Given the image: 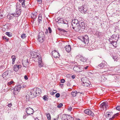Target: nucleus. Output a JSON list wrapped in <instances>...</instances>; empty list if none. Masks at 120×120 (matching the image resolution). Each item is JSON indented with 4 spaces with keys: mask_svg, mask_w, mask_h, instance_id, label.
Masks as SVG:
<instances>
[{
    "mask_svg": "<svg viewBox=\"0 0 120 120\" xmlns=\"http://www.w3.org/2000/svg\"><path fill=\"white\" fill-rule=\"evenodd\" d=\"M38 65L39 67L41 68L43 66L42 62H38Z\"/></svg>",
    "mask_w": 120,
    "mask_h": 120,
    "instance_id": "2f4dec72",
    "label": "nucleus"
},
{
    "mask_svg": "<svg viewBox=\"0 0 120 120\" xmlns=\"http://www.w3.org/2000/svg\"><path fill=\"white\" fill-rule=\"evenodd\" d=\"M59 30L60 31H63V32H65V31L64 30H63L62 29H59Z\"/></svg>",
    "mask_w": 120,
    "mask_h": 120,
    "instance_id": "e2e57ef3",
    "label": "nucleus"
},
{
    "mask_svg": "<svg viewBox=\"0 0 120 120\" xmlns=\"http://www.w3.org/2000/svg\"><path fill=\"white\" fill-rule=\"evenodd\" d=\"M102 79H103L104 81L107 79L105 77L104 75H103L101 77Z\"/></svg>",
    "mask_w": 120,
    "mask_h": 120,
    "instance_id": "8fccbe9b",
    "label": "nucleus"
},
{
    "mask_svg": "<svg viewBox=\"0 0 120 120\" xmlns=\"http://www.w3.org/2000/svg\"><path fill=\"white\" fill-rule=\"evenodd\" d=\"M20 5L19 4H17L16 10V17H18L20 15L21 13V10L20 8Z\"/></svg>",
    "mask_w": 120,
    "mask_h": 120,
    "instance_id": "0eeeda50",
    "label": "nucleus"
},
{
    "mask_svg": "<svg viewBox=\"0 0 120 120\" xmlns=\"http://www.w3.org/2000/svg\"><path fill=\"white\" fill-rule=\"evenodd\" d=\"M37 13L36 12H33L31 15V17L33 19H35L37 18Z\"/></svg>",
    "mask_w": 120,
    "mask_h": 120,
    "instance_id": "b1692460",
    "label": "nucleus"
},
{
    "mask_svg": "<svg viewBox=\"0 0 120 120\" xmlns=\"http://www.w3.org/2000/svg\"><path fill=\"white\" fill-rule=\"evenodd\" d=\"M60 81L61 83H64L65 82V80L64 79H62Z\"/></svg>",
    "mask_w": 120,
    "mask_h": 120,
    "instance_id": "3c124183",
    "label": "nucleus"
},
{
    "mask_svg": "<svg viewBox=\"0 0 120 120\" xmlns=\"http://www.w3.org/2000/svg\"><path fill=\"white\" fill-rule=\"evenodd\" d=\"M42 19V18L41 15H39L38 17V19L39 22H40V21H41Z\"/></svg>",
    "mask_w": 120,
    "mask_h": 120,
    "instance_id": "4c0bfd02",
    "label": "nucleus"
},
{
    "mask_svg": "<svg viewBox=\"0 0 120 120\" xmlns=\"http://www.w3.org/2000/svg\"><path fill=\"white\" fill-rule=\"evenodd\" d=\"M28 116V115H26L25 116H24L23 118L24 119H25L26 117Z\"/></svg>",
    "mask_w": 120,
    "mask_h": 120,
    "instance_id": "052dcab7",
    "label": "nucleus"
},
{
    "mask_svg": "<svg viewBox=\"0 0 120 120\" xmlns=\"http://www.w3.org/2000/svg\"><path fill=\"white\" fill-rule=\"evenodd\" d=\"M116 109L119 111H120V105L116 107Z\"/></svg>",
    "mask_w": 120,
    "mask_h": 120,
    "instance_id": "de8ad7c7",
    "label": "nucleus"
},
{
    "mask_svg": "<svg viewBox=\"0 0 120 120\" xmlns=\"http://www.w3.org/2000/svg\"><path fill=\"white\" fill-rule=\"evenodd\" d=\"M36 89V95H38L39 94H40L41 92V90L37 88H35Z\"/></svg>",
    "mask_w": 120,
    "mask_h": 120,
    "instance_id": "a878e982",
    "label": "nucleus"
},
{
    "mask_svg": "<svg viewBox=\"0 0 120 120\" xmlns=\"http://www.w3.org/2000/svg\"><path fill=\"white\" fill-rule=\"evenodd\" d=\"M26 113L29 115L32 114L34 112L33 109L30 107L27 108L26 109Z\"/></svg>",
    "mask_w": 120,
    "mask_h": 120,
    "instance_id": "f8f14e48",
    "label": "nucleus"
},
{
    "mask_svg": "<svg viewBox=\"0 0 120 120\" xmlns=\"http://www.w3.org/2000/svg\"><path fill=\"white\" fill-rule=\"evenodd\" d=\"M67 85L68 86H70V83H69V81H68L67 83Z\"/></svg>",
    "mask_w": 120,
    "mask_h": 120,
    "instance_id": "5fc2aeb1",
    "label": "nucleus"
},
{
    "mask_svg": "<svg viewBox=\"0 0 120 120\" xmlns=\"http://www.w3.org/2000/svg\"><path fill=\"white\" fill-rule=\"evenodd\" d=\"M79 11L81 13L85 14L87 13V9L86 7L82 6L79 8Z\"/></svg>",
    "mask_w": 120,
    "mask_h": 120,
    "instance_id": "423d86ee",
    "label": "nucleus"
},
{
    "mask_svg": "<svg viewBox=\"0 0 120 120\" xmlns=\"http://www.w3.org/2000/svg\"><path fill=\"white\" fill-rule=\"evenodd\" d=\"M46 116L47 117L48 119V120H50L51 118V116L50 114L49 113H47L46 114Z\"/></svg>",
    "mask_w": 120,
    "mask_h": 120,
    "instance_id": "c756f323",
    "label": "nucleus"
},
{
    "mask_svg": "<svg viewBox=\"0 0 120 120\" xmlns=\"http://www.w3.org/2000/svg\"><path fill=\"white\" fill-rule=\"evenodd\" d=\"M63 105V104L62 103H60L58 105L57 107L58 108H60Z\"/></svg>",
    "mask_w": 120,
    "mask_h": 120,
    "instance_id": "37998d69",
    "label": "nucleus"
},
{
    "mask_svg": "<svg viewBox=\"0 0 120 120\" xmlns=\"http://www.w3.org/2000/svg\"><path fill=\"white\" fill-rule=\"evenodd\" d=\"M71 76V75L70 74H68L67 75V76L68 77H70V76Z\"/></svg>",
    "mask_w": 120,
    "mask_h": 120,
    "instance_id": "338daca9",
    "label": "nucleus"
},
{
    "mask_svg": "<svg viewBox=\"0 0 120 120\" xmlns=\"http://www.w3.org/2000/svg\"><path fill=\"white\" fill-rule=\"evenodd\" d=\"M89 66H86V67H84V68H83V70H84V68L85 69H87L88 68V67Z\"/></svg>",
    "mask_w": 120,
    "mask_h": 120,
    "instance_id": "6e6d98bb",
    "label": "nucleus"
},
{
    "mask_svg": "<svg viewBox=\"0 0 120 120\" xmlns=\"http://www.w3.org/2000/svg\"><path fill=\"white\" fill-rule=\"evenodd\" d=\"M26 34H23L21 36V37L23 39H24L26 37Z\"/></svg>",
    "mask_w": 120,
    "mask_h": 120,
    "instance_id": "c9c22d12",
    "label": "nucleus"
},
{
    "mask_svg": "<svg viewBox=\"0 0 120 120\" xmlns=\"http://www.w3.org/2000/svg\"><path fill=\"white\" fill-rule=\"evenodd\" d=\"M36 89L34 88L30 92V96L32 98H34L36 97Z\"/></svg>",
    "mask_w": 120,
    "mask_h": 120,
    "instance_id": "9d476101",
    "label": "nucleus"
},
{
    "mask_svg": "<svg viewBox=\"0 0 120 120\" xmlns=\"http://www.w3.org/2000/svg\"><path fill=\"white\" fill-rule=\"evenodd\" d=\"M118 114V113H117L115 114L114 115V116L112 117L111 118H112V120L116 116H117V115Z\"/></svg>",
    "mask_w": 120,
    "mask_h": 120,
    "instance_id": "a18cd8bd",
    "label": "nucleus"
},
{
    "mask_svg": "<svg viewBox=\"0 0 120 120\" xmlns=\"http://www.w3.org/2000/svg\"><path fill=\"white\" fill-rule=\"evenodd\" d=\"M79 39L83 43L85 44H87L89 42V38L87 35H85L84 36H81L79 38Z\"/></svg>",
    "mask_w": 120,
    "mask_h": 120,
    "instance_id": "39448f33",
    "label": "nucleus"
},
{
    "mask_svg": "<svg viewBox=\"0 0 120 120\" xmlns=\"http://www.w3.org/2000/svg\"><path fill=\"white\" fill-rule=\"evenodd\" d=\"M60 95V94L59 93H57L56 94L55 96L56 97L58 98L59 97Z\"/></svg>",
    "mask_w": 120,
    "mask_h": 120,
    "instance_id": "c03bdc74",
    "label": "nucleus"
},
{
    "mask_svg": "<svg viewBox=\"0 0 120 120\" xmlns=\"http://www.w3.org/2000/svg\"><path fill=\"white\" fill-rule=\"evenodd\" d=\"M28 60L27 59L26 60L22 61V64L23 66L25 67H26L27 65L28 64Z\"/></svg>",
    "mask_w": 120,
    "mask_h": 120,
    "instance_id": "5701e85b",
    "label": "nucleus"
},
{
    "mask_svg": "<svg viewBox=\"0 0 120 120\" xmlns=\"http://www.w3.org/2000/svg\"><path fill=\"white\" fill-rule=\"evenodd\" d=\"M117 41H115L114 42V44H113V46L114 47H115V48H116L117 47L116 45V44L117 43Z\"/></svg>",
    "mask_w": 120,
    "mask_h": 120,
    "instance_id": "79ce46f5",
    "label": "nucleus"
},
{
    "mask_svg": "<svg viewBox=\"0 0 120 120\" xmlns=\"http://www.w3.org/2000/svg\"><path fill=\"white\" fill-rule=\"evenodd\" d=\"M52 54L54 58H59L60 56V55L58 52L56 50L53 51L52 52Z\"/></svg>",
    "mask_w": 120,
    "mask_h": 120,
    "instance_id": "4468645a",
    "label": "nucleus"
},
{
    "mask_svg": "<svg viewBox=\"0 0 120 120\" xmlns=\"http://www.w3.org/2000/svg\"><path fill=\"white\" fill-rule=\"evenodd\" d=\"M24 78H25V79L26 80H27L28 79L27 76L26 75L25 76Z\"/></svg>",
    "mask_w": 120,
    "mask_h": 120,
    "instance_id": "69168bd1",
    "label": "nucleus"
},
{
    "mask_svg": "<svg viewBox=\"0 0 120 120\" xmlns=\"http://www.w3.org/2000/svg\"><path fill=\"white\" fill-rule=\"evenodd\" d=\"M48 29L49 31V33H50L52 32V30L50 27H49L48 28Z\"/></svg>",
    "mask_w": 120,
    "mask_h": 120,
    "instance_id": "49530a36",
    "label": "nucleus"
},
{
    "mask_svg": "<svg viewBox=\"0 0 120 120\" xmlns=\"http://www.w3.org/2000/svg\"><path fill=\"white\" fill-rule=\"evenodd\" d=\"M8 106L9 107H11V104H8Z\"/></svg>",
    "mask_w": 120,
    "mask_h": 120,
    "instance_id": "774afa93",
    "label": "nucleus"
},
{
    "mask_svg": "<svg viewBox=\"0 0 120 120\" xmlns=\"http://www.w3.org/2000/svg\"><path fill=\"white\" fill-rule=\"evenodd\" d=\"M119 37V36L118 34H114L112 35L109 39H110V40L112 39L117 41Z\"/></svg>",
    "mask_w": 120,
    "mask_h": 120,
    "instance_id": "ddd939ff",
    "label": "nucleus"
},
{
    "mask_svg": "<svg viewBox=\"0 0 120 120\" xmlns=\"http://www.w3.org/2000/svg\"><path fill=\"white\" fill-rule=\"evenodd\" d=\"M38 62H42L41 59V57H39L38 58Z\"/></svg>",
    "mask_w": 120,
    "mask_h": 120,
    "instance_id": "864d4df0",
    "label": "nucleus"
},
{
    "mask_svg": "<svg viewBox=\"0 0 120 120\" xmlns=\"http://www.w3.org/2000/svg\"><path fill=\"white\" fill-rule=\"evenodd\" d=\"M79 23V22L76 19H73L72 20L71 24L72 27L75 31L78 30L80 28V27L78 26Z\"/></svg>",
    "mask_w": 120,
    "mask_h": 120,
    "instance_id": "f257e3e1",
    "label": "nucleus"
},
{
    "mask_svg": "<svg viewBox=\"0 0 120 120\" xmlns=\"http://www.w3.org/2000/svg\"><path fill=\"white\" fill-rule=\"evenodd\" d=\"M9 74L8 71H7L4 73L2 74V76L4 78L6 77Z\"/></svg>",
    "mask_w": 120,
    "mask_h": 120,
    "instance_id": "cd10ccee",
    "label": "nucleus"
},
{
    "mask_svg": "<svg viewBox=\"0 0 120 120\" xmlns=\"http://www.w3.org/2000/svg\"><path fill=\"white\" fill-rule=\"evenodd\" d=\"M111 113H112V112H110L109 113H109L107 114V115H108V117H109V116L110 115Z\"/></svg>",
    "mask_w": 120,
    "mask_h": 120,
    "instance_id": "0e129e2a",
    "label": "nucleus"
},
{
    "mask_svg": "<svg viewBox=\"0 0 120 120\" xmlns=\"http://www.w3.org/2000/svg\"><path fill=\"white\" fill-rule=\"evenodd\" d=\"M56 91L54 90L52 92H50V94L52 95H53L54 94L56 93Z\"/></svg>",
    "mask_w": 120,
    "mask_h": 120,
    "instance_id": "e433bc0d",
    "label": "nucleus"
},
{
    "mask_svg": "<svg viewBox=\"0 0 120 120\" xmlns=\"http://www.w3.org/2000/svg\"><path fill=\"white\" fill-rule=\"evenodd\" d=\"M117 58H118L117 56H112V58L115 61H117Z\"/></svg>",
    "mask_w": 120,
    "mask_h": 120,
    "instance_id": "473e14b6",
    "label": "nucleus"
},
{
    "mask_svg": "<svg viewBox=\"0 0 120 120\" xmlns=\"http://www.w3.org/2000/svg\"><path fill=\"white\" fill-rule=\"evenodd\" d=\"M57 19L58 21L57 22L59 23H64V24H68V21L66 20H64L62 18H58Z\"/></svg>",
    "mask_w": 120,
    "mask_h": 120,
    "instance_id": "9b49d317",
    "label": "nucleus"
},
{
    "mask_svg": "<svg viewBox=\"0 0 120 120\" xmlns=\"http://www.w3.org/2000/svg\"><path fill=\"white\" fill-rule=\"evenodd\" d=\"M105 63L104 61L102 62L101 63L97 66L96 67L99 69H101L105 66Z\"/></svg>",
    "mask_w": 120,
    "mask_h": 120,
    "instance_id": "dca6fc26",
    "label": "nucleus"
},
{
    "mask_svg": "<svg viewBox=\"0 0 120 120\" xmlns=\"http://www.w3.org/2000/svg\"><path fill=\"white\" fill-rule=\"evenodd\" d=\"M81 80L82 82V84L83 86L87 87L90 84L89 79L86 77L82 78Z\"/></svg>",
    "mask_w": 120,
    "mask_h": 120,
    "instance_id": "f03ea898",
    "label": "nucleus"
},
{
    "mask_svg": "<svg viewBox=\"0 0 120 120\" xmlns=\"http://www.w3.org/2000/svg\"><path fill=\"white\" fill-rule=\"evenodd\" d=\"M7 18L9 19H11L15 17H16V14L15 13H12L11 14H8L7 15Z\"/></svg>",
    "mask_w": 120,
    "mask_h": 120,
    "instance_id": "aec40b11",
    "label": "nucleus"
},
{
    "mask_svg": "<svg viewBox=\"0 0 120 120\" xmlns=\"http://www.w3.org/2000/svg\"><path fill=\"white\" fill-rule=\"evenodd\" d=\"M75 75H73L71 76V78L73 79H74L75 78Z\"/></svg>",
    "mask_w": 120,
    "mask_h": 120,
    "instance_id": "bf43d9fd",
    "label": "nucleus"
},
{
    "mask_svg": "<svg viewBox=\"0 0 120 120\" xmlns=\"http://www.w3.org/2000/svg\"><path fill=\"white\" fill-rule=\"evenodd\" d=\"M26 86L22 85V86L20 85L16 86L13 88L14 94V95L17 94L18 92L20 91L21 88H23L25 87Z\"/></svg>",
    "mask_w": 120,
    "mask_h": 120,
    "instance_id": "7ed1b4c3",
    "label": "nucleus"
},
{
    "mask_svg": "<svg viewBox=\"0 0 120 120\" xmlns=\"http://www.w3.org/2000/svg\"><path fill=\"white\" fill-rule=\"evenodd\" d=\"M42 0H37V1L38 3L40 4L42 3Z\"/></svg>",
    "mask_w": 120,
    "mask_h": 120,
    "instance_id": "603ef678",
    "label": "nucleus"
},
{
    "mask_svg": "<svg viewBox=\"0 0 120 120\" xmlns=\"http://www.w3.org/2000/svg\"><path fill=\"white\" fill-rule=\"evenodd\" d=\"M65 48L66 51L68 52H70L71 50V47L69 45H66Z\"/></svg>",
    "mask_w": 120,
    "mask_h": 120,
    "instance_id": "412c9836",
    "label": "nucleus"
},
{
    "mask_svg": "<svg viewBox=\"0 0 120 120\" xmlns=\"http://www.w3.org/2000/svg\"><path fill=\"white\" fill-rule=\"evenodd\" d=\"M13 82L12 81H11L9 82H8V86H11V85L13 84Z\"/></svg>",
    "mask_w": 120,
    "mask_h": 120,
    "instance_id": "f704fd0d",
    "label": "nucleus"
},
{
    "mask_svg": "<svg viewBox=\"0 0 120 120\" xmlns=\"http://www.w3.org/2000/svg\"><path fill=\"white\" fill-rule=\"evenodd\" d=\"M3 16V15L1 14L0 13V19L2 18Z\"/></svg>",
    "mask_w": 120,
    "mask_h": 120,
    "instance_id": "13d9d810",
    "label": "nucleus"
},
{
    "mask_svg": "<svg viewBox=\"0 0 120 120\" xmlns=\"http://www.w3.org/2000/svg\"><path fill=\"white\" fill-rule=\"evenodd\" d=\"M11 58L12 60V64H14L15 63V61L16 60V58L15 56L13 55L11 56Z\"/></svg>",
    "mask_w": 120,
    "mask_h": 120,
    "instance_id": "c85d7f7f",
    "label": "nucleus"
},
{
    "mask_svg": "<svg viewBox=\"0 0 120 120\" xmlns=\"http://www.w3.org/2000/svg\"><path fill=\"white\" fill-rule=\"evenodd\" d=\"M45 40L44 34L43 32L41 31L39 34L38 40L40 42L42 43Z\"/></svg>",
    "mask_w": 120,
    "mask_h": 120,
    "instance_id": "20e7f679",
    "label": "nucleus"
},
{
    "mask_svg": "<svg viewBox=\"0 0 120 120\" xmlns=\"http://www.w3.org/2000/svg\"><path fill=\"white\" fill-rule=\"evenodd\" d=\"M32 57L33 58L37 57L38 56V55L37 52L33 51L30 52Z\"/></svg>",
    "mask_w": 120,
    "mask_h": 120,
    "instance_id": "f3484780",
    "label": "nucleus"
},
{
    "mask_svg": "<svg viewBox=\"0 0 120 120\" xmlns=\"http://www.w3.org/2000/svg\"><path fill=\"white\" fill-rule=\"evenodd\" d=\"M107 102H104L102 103L100 105V107L101 108L103 109L104 108H105L106 109V106H107Z\"/></svg>",
    "mask_w": 120,
    "mask_h": 120,
    "instance_id": "6ab92c4d",
    "label": "nucleus"
},
{
    "mask_svg": "<svg viewBox=\"0 0 120 120\" xmlns=\"http://www.w3.org/2000/svg\"><path fill=\"white\" fill-rule=\"evenodd\" d=\"M22 6L25 8H26V7L25 6V1H23L22 3Z\"/></svg>",
    "mask_w": 120,
    "mask_h": 120,
    "instance_id": "a19ab883",
    "label": "nucleus"
},
{
    "mask_svg": "<svg viewBox=\"0 0 120 120\" xmlns=\"http://www.w3.org/2000/svg\"><path fill=\"white\" fill-rule=\"evenodd\" d=\"M30 95L28 94L26 96V101H29V96Z\"/></svg>",
    "mask_w": 120,
    "mask_h": 120,
    "instance_id": "ea45409f",
    "label": "nucleus"
},
{
    "mask_svg": "<svg viewBox=\"0 0 120 120\" xmlns=\"http://www.w3.org/2000/svg\"><path fill=\"white\" fill-rule=\"evenodd\" d=\"M25 0H19V1L20 2H22L23 1H25Z\"/></svg>",
    "mask_w": 120,
    "mask_h": 120,
    "instance_id": "680f3d73",
    "label": "nucleus"
},
{
    "mask_svg": "<svg viewBox=\"0 0 120 120\" xmlns=\"http://www.w3.org/2000/svg\"><path fill=\"white\" fill-rule=\"evenodd\" d=\"M79 56L80 57V60L83 62H85L86 61L87 59L84 58L83 56L81 55H79Z\"/></svg>",
    "mask_w": 120,
    "mask_h": 120,
    "instance_id": "4be33fe9",
    "label": "nucleus"
},
{
    "mask_svg": "<svg viewBox=\"0 0 120 120\" xmlns=\"http://www.w3.org/2000/svg\"><path fill=\"white\" fill-rule=\"evenodd\" d=\"M43 98L45 101L47 100V99H48V98H47V96L46 95H44L43 97Z\"/></svg>",
    "mask_w": 120,
    "mask_h": 120,
    "instance_id": "58836bf2",
    "label": "nucleus"
},
{
    "mask_svg": "<svg viewBox=\"0 0 120 120\" xmlns=\"http://www.w3.org/2000/svg\"><path fill=\"white\" fill-rule=\"evenodd\" d=\"M6 34L9 37H11L12 36V34L9 32H6Z\"/></svg>",
    "mask_w": 120,
    "mask_h": 120,
    "instance_id": "72a5a7b5",
    "label": "nucleus"
},
{
    "mask_svg": "<svg viewBox=\"0 0 120 120\" xmlns=\"http://www.w3.org/2000/svg\"><path fill=\"white\" fill-rule=\"evenodd\" d=\"M63 116L65 117H66L67 119V120H73L74 119L71 116L68 115H67V116L64 115H63Z\"/></svg>",
    "mask_w": 120,
    "mask_h": 120,
    "instance_id": "393cba45",
    "label": "nucleus"
},
{
    "mask_svg": "<svg viewBox=\"0 0 120 120\" xmlns=\"http://www.w3.org/2000/svg\"><path fill=\"white\" fill-rule=\"evenodd\" d=\"M78 26L80 27L79 29H78L79 30H76V31H78L82 29V30H83L85 29L86 25L85 24V23L83 22H79V25H78Z\"/></svg>",
    "mask_w": 120,
    "mask_h": 120,
    "instance_id": "6e6552de",
    "label": "nucleus"
},
{
    "mask_svg": "<svg viewBox=\"0 0 120 120\" xmlns=\"http://www.w3.org/2000/svg\"><path fill=\"white\" fill-rule=\"evenodd\" d=\"M72 108L71 107H68V110L69 111H71L72 110Z\"/></svg>",
    "mask_w": 120,
    "mask_h": 120,
    "instance_id": "09e8293b",
    "label": "nucleus"
},
{
    "mask_svg": "<svg viewBox=\"0 0 120 120\" xmlns=\"http://www.w3.org/2000/svg\"><path fill=\"white\" fill-rule=\"evenodd\" d=\"M84 112L85 114L89 115L93 117L94 116V114L90 110L88 109H86L85 110Z\"/></svg>",
    "mask_w": 120,
    "mask_h": 120,
    "instance_id": "2eb2a0df",
    "label": "nucleus"
},
{
    "mask_svg": "<svg viewBox=\"0 0 120 120\" xmlns=\"http://www.w3.org/2000/svg\"><path fill=\"white\" fill-rule=\"evenodd\" d=\"M73 70L74 71L76 72H79L83 71V68L81 67L75 66L74 67Z\"/></svg>",
    "mask_w": 120,
    "mask_h": 120,
    "instance_id": "1a4fd4ad",
    "label": "nucleus"
},
{
    "mask_svg": "<svg viewBox=\"0 0 120 120\" xmlns=\"http://www.w3.org/2000/svg\"><path fill=\"white\" fill-rule=\"evenodd\" d=\"M21 66L20 65L15 64L14 65L13 67V70L15 71H18L19 68H21Z\"/></svg>",
    "mask_w": 120,
    "mask_h": 120,
    "instance_id": "a211bd4d",
    "label": "nucleus"
},
{
    "mask_svg": "<svg viewBox=\"0 0 120 120\" xmlns=\"http://www.w3.org/2000/svg\"><path fill=\"white\" fill-rule=\"evenodd\" d=\"M45 33L46 34H47L48 33V30L47 29H46L45 32Z\"/></svg>",
    "mask_w": 120,
    "mask_h": 120,
    "instance_id": "4d7b16f0",
    "label": "nucleus"
},
{
    "mask_svg": "<svg viewBox=\"0 0 120 120\" xmlns=\"http://www.w3.org/2000/svg\"><path fill=\"white\" fill-rule=\"evenodd\" d=\"M109 41L110 42V43L113 45L114 44V43L115 41L112 40V39H110H110H109Z\"/></svg>",
    "mask_w": 120,
    "mask_h": 120,
    "instance_id": "7c9ffc66",
    "label": "nucleus"
},
{
    "mask_svg": "<svg viewBox=\"0 0 120 120\" xmlns=\"http://www.w3.org/2000/svg\"><path fill=\"white\" fill-rule=\"evenodd\" d=\"M78 93L75 90L73 91L71 93V94L73 97H75L77 94Z\"/></svg>",
    "mask_w": 120,
    "mask_h": 120,
    "instance_id": "bb28decb",
    "label": "nucleus"
}]
</instances>
